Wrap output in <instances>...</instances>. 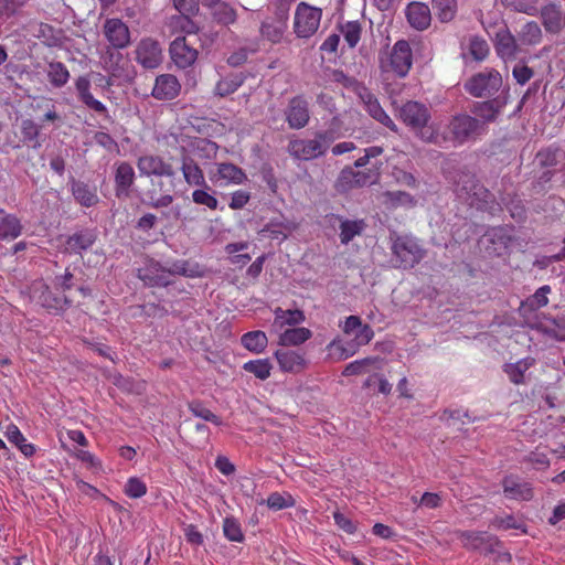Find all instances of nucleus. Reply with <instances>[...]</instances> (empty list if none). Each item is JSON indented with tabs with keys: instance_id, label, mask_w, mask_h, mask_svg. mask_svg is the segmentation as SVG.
Returning a JSON list of instances; mask_svg holds the SVG:
<instances>
[{
	"instance_id": "f257e3e1",
	"label": "nucleus",
	"mask_w": 565,
	"mask_h": 565,
	"mask_svg": "<svg viewBox=\"0 0 565 565\" xmlns=\"http://www.w3.org/2000/svg\"><path fill=\"white\" fill-rule=\"evenodd\" d=\"M399 117L425 142L441 145L448 140L446 136L438 134L434 125L427 126L430 113L422 103L413 100L405 103L399 109Z\"/></svg>"
},
{
	"instance_id": "f03ea898",
	"label": "nucleus",
	"mask_w": 565,
	"mask_h": 565,
	"mask_svg": "<svg viewBox=\"0 0 565 565\" xmlns=\"http://www.w3.org/2000/svg\"><path fill=\"white\" fill-rule=\"evenodd\" d=\"M174 274L193 276L194 273L188 269L185 262L174 263L171 268L162 267L153 259H147L143 267L138 269V277L148 286H168L171 284L170 277Z\"/></svg>"
},
{
	"instance_id": "7ed1b4c3",
	"label": "nucleus",
	"mask_w": 565,
	"mask_h": 565,
	"mask_svg": "<svg viewBox=\"0 0 565 565\" xmlns=\"http://www.w3.org/2000/svg\"><path fill=\"white\" fill-rule=\"evenodd\" d=\"M329 131L318 132L312 139H295L288 145L289 153L299 160H311L326 153L333 141Z\"/></svg>"
},
{
	"instance_id": "20e7f679",
	"label": "nucleus",
	"mask_w": 565,
	"mask_h": 565,
	"mask_svg": "<svg viewBox=\"0 0 565 565\" xmlns=\"http://www.w3.org/2000/svg\"><path fill=\"white\" fill-rule=\"evenodd\" d=\"M321 18V9L306 2H300L296 8L294 17V32L297 38H311L318 31Z\"/></svg>"
},
{
	"instance_id": "39448f33",
	"label": "nucleus",
	"mask_w": 565,
	"mask_h": 565,
	"mask_svg": "<svg viewBox=\"0 0 565 565\" xmlns=\"http://www.w3.org/2000/svg\"><path fill=\"white\" fill-rule=\"evenodd\" d=\"M502 86L501 74L493 68H486L471 76L465 83V89L473 97H486L497 93Z\"/></svg>"
},
{
	"instance_id": "423d86ee",
	"label": "nucleus",
	"mask_w": 565,
	"mask_h": 565,
	"mask_svg": "<svg viewBox=\"0 0 565 565\" xmlns=\"http://www.w3.org/2000/svg\"><path fill=\"white\" fill-rule=\"evenodd\" d=\"M392 250L401 266L405 268L413 267L424 256V250L416 238L408 235L397 236L393 241Z\"/></svg>"
},
{
	"instance_id": "0eeeda50",
	"label": "nucleus",
	"mask_w": 565,
	"mask_h": 565,
	"mask_svg": "<svg viewBox=\"0 0 565 565\" xmlns=\"http://www.w3.org/2000/svg\"><path fill=\"white\" fill-rule=\"evenodd\" d=\"M413 64L412 50L407 41H397L390 53L388 62L383 64L384 71H392L399 77L408 74Z\"/></svg>"
},
{
	"instance_id": "6e6552de",
	"label": "nucleus",
	"mask_w": 565,
	"mask_h": 565,
	"mask_svg": "<svg viewBox=\"0 0 565 565\" xmlns=\"http://www.w3.org/2000/svg\"><path fill=\"white\" fill-rule=\"evenodd\" d=\"M451 140L455 143L476 138L483 131V124L469 115L455 116L450 122Z\"/></svg>"
},
{
	"instance_id": "1a4fd4ad",
	"label": "nucleus",
	"mask_w": 565,
	"mask_h": 565,
	"mask_svg": "<svg viewBox=\"0 0 565 565\" xmlns=\"http://www.w3.org/2000/svg\"><path fill=\"white\" fill-rule=\"evenodd\" d=\"M510 239L508 228L493 227L480 238L479 243L486 248L489 255L501 256L509 248Z\"/></svg>"
},
{
	"instance_id": "9d476101",
	"label": "nucleus",
	"mask_w": 565,
	"mask_h": 565,
	"mask_svg": "<svg viewBox=\"0 0 565 565\" xmlns=\"http://www.w3.org/2000/svg\"><path fill=\"white\" fill-rule=\"evenodd\" d=\"M104 35L115 49H125L130 43V31L120 19H107L104 23Z\"/></svg>"
},
{
	"instance_id": "9b49d317",
	"label": "nucleus",
	"mask_w": 565,
	"mask_h": 565,
	"mask_svg": "<svg viewBox=\"0 0 565 565\" xmlns=\"http://www.w3.org/2000/svg\"><path fill=\"white\" fill-rule=\"evenodd\" d=\"M136 58L146 68H154L162 61L160 44L152 39H142L136 49Z\"/></svg>"
},
{
	"instance_id": "f8f14e48",
	"label": "nucleus",
	"mask_w": 565,
	"mask_h": 565,
	"mask_svg": "<svg viewBox=\"0 0 565 565\" xmlns=\"http://www.w3.org/2000/svg\"><path fill=\"white\" fill-rule=\"evenodd\" d=\"M170 56L179 68L192 66L198 58V51L191 47L183 36H178L170 44Z\"/></svg>"
},
{
	"instance_id": "ddd939ff",
	"label": "nucleus",
	"mask_w": 565,
	"mask_h": 565,
	"mask_svg": "<svg viewBox=\"0 0 565 565\" xmlns=\"http://www.w3.org/2000/svg\"><path fill=\"white\" fill-rule=\"evenodd\" d=\"M494 49L504 61L514 60L520 52L515 38L507 26H500L494 35Z\"/></svg>"
},
{
	"instance_id": "4468645a",
	"label": "nucleus",
	"mask_w": 565,
	"mask_h": 565,
	"mask_svg": "<svg viewBox=\"0 0 565 565\" xmlns=\"http://www.w3.org/2000/svg\"><path fill=\"white\" fill-rule=\"evenodd\" d=\"M279 369L285 373H300L307 366L305 354L289 349H279L274 353Z\"/></svg>"
},
{
	"instance_id": "2eb2a0df",
	"label": "nucleus",
	"mask_w": 565,
	"mask_h": 565,
	"mask_svg": "<svg viewBox=\"0 0 565 565\" xmlns=\"http://www.w3.org/2000/svg\"><path fill=\"white\" fill-rule=\"evenodd\" d=\"M286 120L290 128H303L309 121L308 103L300 96L294 97L285 111Z\"/></svg>"
},
{
	"instance_id": "dca6fc26",
	"label": "nucleus",
	"mask_w": 565,
	"mask_h": 565,
	"mask_svg": "<svg viewBox=\"0 0 565 565\" xmlns=\"http://www.w3.org/2000/svg\"><path fill=\"white\" fill-rule=\"evenodd\" d=\"M211 179L215 184L226 186L230 184H243L247 177L239 167L223 162L217 164L216 172Z\"/></svg>"
},
{
	"instance_id": "f3484780",
	"label": "nucleus",
	"mask_w": 565,
	"mask_h": 565,
	"mask_svg": "<svg viewBox=\"0 0 565 565\" xmlns=\"http://www.w3.org/2000/svg\"><path fill=\"white\" fill-rule=\"evenodd\" d=\"M181 90V84L172 74H162L157 76L152 88V96L158 100H171L175 98Z\"/></svg>"
},
{
	"instance_id": "a211bd4d",
	"label": "nucleus",
	"mask_w": 565,
	"mask_h": 565,
	"mask_svg": "<svg viewBox=\"0 0 565 565\" xmlns=\"http://www.w3.org/2000/svg\"><path fill=\"white\" fill-rule=\"evenodd\" d=\"M458 540L463 547L480 552H491L493 544L498 543V540L494 536L486 532L475 531L460 532Z\"/></svg>"
},
{
	"instance_id": "6ab92c4d",
	"label": "nucleus",
	"mask_w": 565,
	"mask_h": 565,
	"mask_svg": "<svg viewBox=\"0 0 565 565\" xmlns=\"http://www.w3.org/2000/svg\"><path fill=\"white\" fill-rule=\"evenodd\" d=\"M137 166L140 174L147 177H172L174 174L172 167L157 156L140 157Z\"/></svg>"
},
{
	"instance_id": "aec40b11",
	"label": "nucleus",
	"mask_w": 565,
	"mask_h": 565,
	"mask_svg": "<svg viewBox=\"0 0 565 565\" xmlns=\"http://www.w3.org/2000/svg\"><path fill=\"white\" fill-rule=\"evenodd\" d=\"M360 97L364 104L365 110L369 113V115L382 124L383 126L390 128L393 131H396V125L391 119V117L386 114V111L382 108L380 105L377 98H375L370 92L366 89H363V92L360 94Z\"/></svg>"
},
{
	"instance_id": "412c9836",
	"label": "nucleus",
	"mask_w": 565,
	"mask_h": 565,
	"mask_svg": "<svg viewBox=\"0 0 565 565\" xmlns=\"http://www.w3.org/2000/svg\"><path fill=\"white\" fill-rule=\"evenodd\" d=\"M406 18L412 28L426 30L431 22L430 9L423 2H412L406 8Z\"/></svg>"
},
{
	"instance_id": "4be33fe9",
	"label": "nucleus",
	"mask_w": 565,
	"mask_h": 565,
	"mask_svg": "<svg viewBox=\"0 0 565 565\" xmlns=\"http://www.w3.org/2000/svg\"><path fill=\"white\" fill-rule=\"evenodd\" d=\"M503 493L508 499L527 501L533 497V489L529 482L510 476L503 480Z\"/></svg>"
},
{
	"instance_id": "5701e85b",
	"label": "nucleus",
	"mask_w": 565,
	"mask_h": 565,
	"mask_svg": "<svg viewBox=\"0 0 565 565\" xmlns=\"http://www.w3.org/2000/svg\"><path fill=\"white\" fill-rule=\"evenodd\" d=\"M375 180L376 175L374 173L356 172L353 168H347L342 170L339 177L338 186L345 191L352 186H364L366 184H371Z\"/></svg>"
},
{
	"instance_id": "b1692460",
	"label": "nucleus",
	"mask_w": 565,
	"mask_h": 565,
	"mask_svg": "<svg viewBox=\"0 0 565 565\" xmlns=\"http://www.w3.org/2000/svg\"><path fill=\"white\" fill-rule=\"evenodd\" d=\"M76 92L78 98L85 106L95 113L106 114V106L98 99H96L90 93V82L86 76H81L75 82Z\"/></svg>"
},
{
	"instance_id": "393cba45",
	"label": "nucleus",
	"mask_w": 565,
	"mask_h": 565,
	"mask_svg": "<svg viewBox=\"0 0 565 565\" xmlns=\"http://www.w3.org/2000/svg\"><path fill=\"white\" fill-rule=\"evenodd\" d=\"M541 18L548 33L557 34L565 26V14L556 4L545 6L541 10Z\"/></svg>"
},
{
	"instance_id": "a878e982",
	"label": "nucleus",
	"mask_w": 565,
	"mask_h": 565,
	"mask_svg": "<svg viewBox=\"0 0 565 565\" xmlns=\"http://www.w3.org/2000/svg\"><path fill=\"white\" fill-rule=\"evenodd\" d=\"M275 319L271 324L274 333H279L285 330L286 327H295L305 321V315L301 310H284L277 308L275 310Z\"/></svg>"
},
{
	"instance_id": "bb28decb",
	"label": "nucleus",
	"mask_w": 565,
	"mask_h": 565,
	"mask_svg": "<svg viewBox=\"0 0 565 565\" xmlns=\"http://www.w3.org/2000/svg\"><path fill=\"white\" fill-rule=\"evenodd\" d=\"M508 102V93L503 97H498L488 102L477 103L473 113L483 119L484 122L494 121L497 116L503 109Z\"/></svg>"
},
{
	"instance_id": "cd10ccee",
	"label": "nucleus",
	"mask_w": 565,
	"mask_h": 565,
	"mask_svg": "<svg viewBox=\"0 0 565 565\" xmlns=\"http://www.w3.org/2000/svg\"><path fill=\"white\" fill-rule=\"evenodd\" d=\"M134 180V168L127 162L119 163L117 166L115 173L116 195L118 198L127 196L129 194V189L132 185Z\"/></svg>"
},
{
	"instance_id": "c85d7f7f",
	"label": "nucleus",
	"mask_w": 565,
	"mask_h": 565,
	"mask_svg": "<svg viewBox=\"0 0 565 565\" xmlns=\"http://www.w3.org/2000/svg\"><path fill=\"white\" fill-rule=\"evenodd\" d=\"M295 230V224L287 220H273L267 223L260 231L265 237L276 241H284Z\"/></svg>"
},
{
	"instance_id": "c756f323",
	"label": "nucleus",
	"mask_w": 565,
	"mask_h": 565,
	"mask_svg": "<svg viewBox=\"0 0 565 565\" xmlns=\"http://www.w3.org/2000/svg\"><path fill=\"white\" fill-rule=\"evenodd\" d=\"M278 343L282 347L299 345L309 340L312 332L305 327L286 328L284 331L277 333Z\"/></svg>"
},
{
	"instance_id": "7c9ffc66",
	"label": "nucleus",
	"mask_w": 565,
	"mask_h": 565,
	"mask_svg": "<svg viewBox=\"0 0 565 565\" xmlns=\"http://www.w3.org/2000/svg\"><path fill=\"white\" fill-rule=\"evenodd\" d=\"M203 4L211 8L212 14L218 23L227 25L235 22L236 12L230 4L218 0H203Z\"/></svg>"
},
{
	"instance_id": "2f4dec72",
	"label": "nucleus",
	"mask_w": 565,
	"mask_h": 565,
	"mask_svg": "<svg viewBox=\"0 0 565 565\" xmlns=\"http://www.w3.org/2000/svg\"><path fill=\"white\" fill-rule=\"evenodd\" d=\"M4 435L7 439L15 445L25 457L29 458L35 454V446L31 443H28L17 425L9 424L6 427Z\"/></svg>"
},
{
	"instance_id": "473e14b6",
	"label": "nucleus",
	"mask_w": 565,
	"mask_h": 565,
	"mask_svg": "<svg viewBox=\"0 0 565 565\" xmlns=\"http://www.w3.org/2000/svg\"><path fill=\"white\" fill-rule=\"evenodd\" d=\"M96 239V235L90 230H83L74 233L73 235L68 236L66 244V250L74 252V253H81L82 250H85L89 248Z\"/></svg>"
},
{
	"instance_id": "72a5a7b5",
	"label": "nucleus",
	"mask_w": 565,
	"mask_h": 565,
	"mask_svg": "<svg viewBox=\"0 0 565 565\" xmlns=\"http://www.w3.org/2000/svg\"><path fill=\"white\" fill-rule=\"evenodd\" d=\"M241 343L249 352L259 354L267 348L268 339L264 331L256 330L244 333Z\"/></svg>"
},
{
	"instance_id": "f704fd0d",
	"label": "nucleus",
	"mask_w": 565,
	"mask_h": 565,
	"mask_svg": "<svg viewBox=\"0 0 565 565\" xmlns=\"http://www.w3.org/2000/svg\"><path fill=\"white\" fill-rule=\"evenodd\" d=\"M535 360L533 358H524L515 363H508L504 365V372L510 381L514 384H521L524 381L525 372L533 366Z\"/></svg>"
},
{
	"instance_id": "c9c22d12",
	"label": "nucleus",
	"mask_w": 565,
	"mask_h": 565,
	"mask_svg": "<svg viewBox=\"0 0 565 565\" xmlns=\"http://www.w3.org/2000/svg\"><path fill=\"white\" fill-rule=\"evenodd\" d=\"M286 29L287 23H284L271 17L263 21L260 26V33L267 40L276 43L282 39Z\"/></svg>"
},
{
	"instance_id": "e433bc0d",
	"label": "nucleus",
	"mask_w": 565,
	"mask_h": 565,
	"mask_svg": "<svg viewBox=\"0 0 565 565\" xmlns=\"http://www.w3.org/2000/svg\"><path fill=\"white\" fill-rule=\"evenodd\" d=\"M71 190L75 200L86 207L95 205L98 201L96 192L90 190L89 186L83 182L73 181Z\"/></svg>"
},
{
	"instance_id": "4c0bfd02",
	"label": "nucleus",
	"mask_w": 565,
	"mask_h": 565,
	"mask_svg": "<svg viewBox=\"0 0 565 565\" xmlns=\"http://www.w3.org/2000/svg\"><path fill=\"white\" fill-rule=\"evenodd\" d=\"M366 224L363 220H343L340 224V239L342 244H348L355 236L361 235Z\"/></svg>"
},
{
	"instance_id": "58836bf2",
	"label": "nucleus",
	"mask_w": 565,
	"mask_h": 565,
	"mask_svg": "<svg viewBox=\"0 0 565 565\" xmlns=\"http://www.w3.org/2000/svg\"><path fill=\"white\" fill-rule=\"evenodd\" d=\"M191 13H179L170 18L169 28L172 32L194 34L199 32L198 25L190 18Z\"/></svg>"
},
{
	"instance_id": "ea45409f",
	"label": "nucleus",
	"mask_w": 565,
	"mask_h": 565,
	"mask_svg": "<svg viewBox=\"0 0 565 565\" xmlns=\"http://www.w3.org/2000/svg\"><path fill=\"white\" fill-rule=\"evenodd\" d=\"M182 173L184 180L190 185H206L204 174L200 167L191 159H184L182 162Z\"/></svg>"
},
{
	"instance_id": "a19ab883",
	"label": "nucleus",
	"mask_w": 565,
	"mask_h": 565,
	"mask_svg": "<svg viewBox=\"0 0 565 565\" xmlns=\"http://www.w3.org/2000/svg\"><path fill=\"white\" fill-rule=\"evenodd\" d=\"M22 232V225L20 220L12 214L6 215L0 222V238L1 239H14L20 236Z\"/></svg>"
},
{
	"instance_id": "79ce46f5",
	"label": "nucleus",
	"mask_w": 565,
	"mask_h": 565,
	"mask_svg": "<svg viewBox=\"0 0 565 565\" xmlns=\"http://www.w3.org/2000/svg\"><path fill=\"white\" fill-rule=\"evenodd\" d=\"M243 370L252 373L258 380L265 381L270 376L273 365L268 359H258L245 362Z\"/></svg>"
},
{
	"instance_id": "37998d69",
	"label": "nucleus",
	"mask_w": 565,
	"mask_h": 565,
	"mask_svg": "<svg viewBox=\"0 0 565 565\" xmlns=\"http://www.w3.org/2000/svg\"><path fill=\"white\" fill-rule=\"evenodd\" d=\"M383 204L391 209L398 206L411 207L415 205V200L406 192L388 191L383 194Z\"/></svg>"
},
{
	"instance_id": "c03bdc74",
	"label": "nucleus",
	"mask_w": 565,
	"mask_h": 565,
	"mask_svg": "<svg viewBox=\"0 0 565 565\" xmlns=\"http://www.w3.org/2000/svg\"><path fill=\"white\" fill-rule=\"evenodd\" d=\"M50 83L55 87L64 86L70 79V72L61 62H51L47 68Z\"/></svg>"
},
{
	"instance_id": "a18cd8bd",
	"label": "nucleus",
	"mask_w": 565,
	"mask_h": 565,
	"mask_svg": "<svg viewBox=\"0 0 565 565\" xmlns=\"http://www.w3.org/2000/svg\"><path fill=\"white\" fill-rule=\"evenodd\" d=\"M433 8L440 22H450L457 13L456 0H433Z\"/></svg>"
},
{
	"instance_id": "49530a36",
	"label": "nucleus",
	"mask_w": 565,
	"mask_h": 565,
	"mask_svg": "<svg viewBox=\"0 0 565 565\" xmlns=\"http://www.w3.org/2000/svg\"><path fill=\"white\" fill-rule=\"evenodd\" d=\"M519 40L521 44L525 45L539 44L542 40V30L540 25L534 21L525 23L519 33Z\"/></svg>"
},
{
	"instance_id": "de8ad7c7",
	"label": "nucleus",
	"mask_w": 565,
	"mask_h": 565,
	"mask_svg": "<svg viewBox=\"0 0 565 565\" xmlns=\"http://www.w3.org/2000/svg\"><path fill=\"white\" fill-rule=\"evenodd\" d=\"M243 82H244V78L239 74L230 75L227 77H224L216 83L215 94L221 97L227 96V95L236 92L238 89V87H241Z\"/></svg>"
},
{
	"instance_id": "09e8293b",
	"label": "nucleus",
	"mask_w": 565,
	"mask_h": 565,
	"mask_svg": "<svg viewBox=\"0 0 565 565\" xmlns=\"http://www.w3.org/2000/svg\"><path fill=\"white\" fill-rule=\"evenodd\" d=\"M491 526L498 530L514 529L525 533L524 523L521 520L514 518L513 515L495 516L491 521Z\"/></svg>"
},
{
	"instance_id": "8fccbe9b",
	"label": "nucleus",
	"mask_w": 565,
	"mask_h": 565,
	"mask_svg": "<svg viewBox=\"0 0 565 565\" xmlns=\"http://www.w3.org/2000/svg\"><path fill=\"white\" fill-rule=\"evenodd\" d=\"M124 492L128 498L139 499L147 493L146 483L138 477L128 478Z\"/></svg>"
},
{
	"instance_id": "3c124183",
	"label": "nucleus",
	"mask_w": 565,
	"mask_h": 565,
	"mask_svg": "<svg viewBox=\"0 0 565 565\" xmlns=\"http://www.w3.org/2000/svg\"><path fill=\"white\" fill-rule=\"evenodd\" d=\"M223 532L232 542H242L244 539L241 524L234 518H226L223 522Z\"/></svg>"
},
{
	"instance_id": "603ef678",
	"label": "nucleus",
	"mask_w": 565,
	"mask_h": 565,
	"mask_svg": "<svg viewBox=\"0 0 565 565\" xmlns=\"http://www.w3.org/2000/svg\"><path fill=\"white\" fill-rule=\"evenodd\" d=\"M344 41L350 47H354L361 38V28L356 22H347L341 28Z\"/></svg>"
},
{
	"instance_id": "864d4df0",
	"label": "nucleus",
	"mask_w": 565,
	"mask_h": 565,
	"mask_svg": "<svg viewBox=\"0 0 565 565\" xmlns=\"http://www.w3.org/2000/svg\"><path fill=\"white\" fill-rule=\"evenodd\" d=\"M469 52L477 61H483L489 54V45L486 40L473 36L469 42Z\"/></svg>"
},
{
	"instance_id": "5fc2aeb1",
	"label": "nucleus",
	"mask_w": 565,
	"mask_h": 565,
	"mask_svg": "<svg viewBox=\"0 0 565 565\" xmlns=\"http://www.w3.org/2000/svg\"><path fill=\"white\" fill-rule=\"evenodd\" d=\"M292 3L294 0H270V6L274 8L273 18L287 23Z\"/></svg>"
},
{
	"instance_id": "6e6d98bb",
	"label": "nucleus",
	"mask_w": 565,
	"mask_h": 565,
	"mask_svg": "<svg viewBox=\"0 0 565 565\" xmlns=\"http://www.w3.org/2000/svg\"><path fill=\"white\" fill-rule=\"evenodd\" d=\"M507 7H511L515 11L534 15L537 12L536 0H502Z\"/></svg>"
},
{
	"instance_id": "4d7b16f0",
	"label": "nucleus",
	"mask_w": 565,
	"mask_h": 565,
	"mask_svg": "<svg viewBox=\"0 0 565 565\" xmlns=\"http://www.w3.org/2000/svg\"><path fill=\"white\" fill-rule=\"evenodd\" d=\"M192 200L194 203L205 205L211 210H216L218 206L216 198L203 189L194 190L192 193Z\"/></svg>"
},
{
	"instance_id": "13d9d810",
	"label": "nucleus",
	"mask_w": 565,
	"mask_h": 565,
	"mask_svg": "<svg viewBox=\"0 0 565 565\" xmlns=\"http://www.w3.org/2000/svg\"><path fill=\"white\" fill-rule=\"evenodd\" d=\"M267 505L273 510H281L294 505V499L291 495L274 492L267 498Z\"/></svg>"
},
{
	"instance_id": "bf43d9fd",
	"label": "nucleus",
	"mask_w": 565,
	"mask_h": 565,
	"mask_svg": "<svg viewBox=\"0 0 565 565\" xmlns=\"http://www.w3.org/2000/svg\"><path fill=\"white\" fill-rule=\"evenodd\" d=\"M328 349L330 354L338 360H345L355 353V348L345 349L340 340H333Z\"/></svg>"
},
{
	"instance_id": "052dcab7",
	"label": "nucleus",
	"mask_w": 565,
	"mask_h": 565,
	"mask_svg": "<svg viewBox=\"0 0 565 565\" xmlns=\"http://www.w3.org/2000/svg\"><path fill=\"white\" fill-rule=\"evenodd\" d=\"M190 409L193 413V415L196 416V417H200V418H202V419H204L206 422H211V423H213V424H215L217 426L222 424V420L220 419L218 416H216L210 409L203 407L200 404H192L190 406Z\"/></svg>"
},
{
	"instance_id": "680f3d73",
	"label": "nucleus",
	"mask_w": 565,
	"mask_h": 565,
	"mask_svg": "<svg viewBox=\"0 0 565 565\" xmlns=\"http://www.w3.org/2000/svg\"><path fill=\"white\" fill-rule=\"evenodd\" d=\"M551 292L550 286L539 288L535 294L529 299V305L533 308H542L547 305V295Z\"/></svg>"
},
{
	"instance_id": "e2e57ef3",
	"label": "nucleus",
	"mask_w": 565,
	"mask_h": 565,
	"mask_svg": "<svg viewBox=\"0 0 565 565\" xmlns=\"http://www.w3.org/2000/svg\"><path fill=\"white\" fill-rule=\"evenodd\" d=\"M371 362V359L355 360L344 367L342 374L344 376L362 374L364 373L365 366L369 365Z\"/></svg>"
},
{
	"instance_id": "0e129e2a",
	"label": "nucleus",
	"mask_w": 565,
	"mask_h": 565,
	"mask_svg": "<svg viewBox=\"0 0 565 565\" xmlns=\"http://www.w3.org/2000/svg\"><path fill=\"white\" fill-rule=\"evenodd\" d=\"M353 334L358 347L367 344L374 337L372 328L367 324H361Z\"/></svg>"
},
{
	"instance_id": "69168bd1",
	"label": "nucleus",
	"mask_w": 565,
	"mask_h": 565,
	"mask_svg": "<svg viewBox=\"0 0 565 565\" xmlns=\"http://www.w3.org/2000/svg\"><path fill=\"white\" fill-rule=\"evenodd\" d=\"M76 457L81 461L85 462L87 467L93 469L94 471L102 470L100 460L97 457H95L92 452L82 449L76 452Z\"/></svg>"
},
{
	"instance_id": "338daca9",
	"label": "nucleus",
	"mask_w": 565,
	"mask_h": 565,
	"mask_svg": "<svg viewBox=\"0 0 565 565\" xmlns=\"http://www.w3.org/2000/svg\"><path fill=\"white\" fill-rule=\"evenodd\" d=\"M249 199H250V195L248 192L243 191V190H237L232 193L231 202H230L228 206L232 210L243 209L248 203Z\"/></svg>"
},
{
	"instance_id": "774afa93",
	"label": "nucleus",
	"mask_w": 565,
	"mask_h": 565,
	"mask_svg": "<svg viewBox=\"0 0 565 565\" xmlns=\"http://www.w3.org/2000/svg\"><path fill=\"white\" fill-rule=\"evenodd\" d=\"M21 131L25 139L34 140L39 137L40 128L34 121L26 119L22 121Z\"/></svg>"
}]
</instances>
